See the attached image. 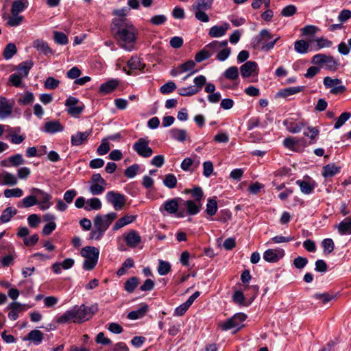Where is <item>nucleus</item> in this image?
<instances>
[{
    "label": "nucleus",
    "mask_w": 351,
    "mask_h": 351,
    "mask_svg": "<svg viewBox=\"0 0 351 351\" xmlns=\"http://www.w3.org/2000/svg\"><path fill=\"white\" fill-rule=\"evenodd\" d=\"M32 46L37 51H40V53H43L46 56L49 54H53V51L49 47L47 43L42 39H37L34 40L32 43Z\"/></svg>",
    "instance_id": "30"
},
{
    "label": "nucleus",
    "mask_w": 351,
    "mask_h": 351,
    "mask_svg": "<svg viewBox=\"0 0 351 351\" xmlns=\"http://www.w3.org/2000/svg\"><path fill=\"white\" fill-rule=\"evenodd\" d=\"M339 168L335 165H327L324 167L322 175L325 178L332 177L339 173Z\"/></svg>",
    "instance_id": "52"
},
{
    "label": "nucleus",
    "mask_w": 351,
    "mask_h": 351,
    "mask_svg": "<svg viewBox=\"0 0 351 351\" xmlns=\"http://www.w3.org/2000/svg\"><path fill=\"white\" fill-rule=\"evenodd\" d=\"M80 254L85 258L83 269L86 271L93 270L98 263L99 249L93 246H86L81 250Z\"/></svg>",
    "instance_id": "6"
},
{
    "label": "nucleus",
    "mask_w": 351,
    "mask_h": 351,
    "mask_svg": "<svg viewBox=\"0 0 351 351\" xmlns=\"http://www.w3.org/2000/svg\"><path fill=\"white\" fill-rule=\"evenodd\" d=\"M117 217L116 213L112 212L106 215H97L94 219V226L99 228L104 232L108 228L112 222Z\"/></svg>",
    "instance_id": "12"
},
{
    "label": "nucleus",
    "mask_w": 351,
    "mask_h": 351,
    "mask_svg": "<svg viewBox=\"0 0 351 351\" xmlns=\"http://www.w3.org/2000/svg\"><path fill=\"white\" fill-rule=\"evenodd\" d=\"M214 0H195L191 7L195 19L203 23H208L210 21L209 16L206 11L212 8Z\"/></svg>",
    "instance_id": "4"
},
{
    "label": "nucleus",
    "mask_w": 351,
    "mask_h": 351,
    "mask_svg": "<svg viewBox=\"0 0 351 351\" xmlns=\"http://www.w3.org/2000/svg\"><path fill=\"white\" fill-rule=\"evenodd\" d=\"M16 53V45L13 43H9L6 45L3 51V57L5 60H10Z\"/></svg>",
    "instance_id": "57"
},
{
    "label": "nucleus",
    "mask_w": 351,
    "mask_h": 351,
    "mask_svg": "<svg viewBox=\"0 0 351 351\" xmlns=\"http://www.w3.org/2000/svg\"><path fill=\"white\" fill-rule=\"evenodd\" d=\"M8 250L9 252V254L1 259L2 266L8 267L12 263L14 259L16 258L14 249L12 245H0V250Z\"/></svg>",
    "instance_id": "28"
},
{
    "label": "nucleus",
    "mask_w": 351,
    "mask_h": 351,
    "mask_svg": "<svg viewBox=\"0 0 351 351\" xmlns=\"http://www.w3.org/2000/svg\"><path fill=\"white\" fill-rule=\"evenodd\" d=\"M284 147L293 152H299L306 146V140L304 138L287 137L284 139Z\"/></svg>",
    "instance_id": "15"
},
{
    "label": "nucleus",
    "mask_w": 351,
    "mask_h": 351,
    "mask_svg": "<svg viewBox=\"0 0 351 351\" xmlns=\"http://www.w3.org/2000/svg\"><path fill=\"white\" fill-rule=\"evenodd\" d=\"M194 85L187 87H182L178 89V93L181 96L189 97L199 93L203 86L206 84L205 91L207 93H215V86L213 83L206 84L205 76L200 75L195 77L193 80Z\"/></svg>",
    "instance_id": "3"
},
{
    "label": "nucleus",
    "mask_w": 351,
    "mask_h": 351,
    "mask_svg": "<svg viewBox=\"0 0 351 351\" xmlns=\"http://www.w3.org/2000/svg\"><path fill=\"white\" fill-rule=\"evenodd\" d=\"M350 117L351 114L350 112H343L335 122L334 125L335 129L340 128L350 118Z\"/></svg>",
    "instance_id": "63"
},
{
    "label": "nucleus",
    "mask_w": 351,
    "mask_h": 351,
    "mask_svg": "<svg viewBox=\"0 0 351 351\" xmlns=\"http://www.w3.org/2000/svg\"><path fill=\"white\" fill-rule=\"evenodd\" d=\"M102 206L101 200L97 197H92L86 200V204L84 209L86 211L98 210Z\"/></svg>",
    "instance_id": "39"
},
{
    "label": "nucleus",
    "mask_w": 351,
    "mask_h": 351,
    "mask_svg": "<svg viewBox=\"0 0 351 351\" xmlns=\"http://www.w3.org/2000/svg\"><path fill=\"white\" fill-rule=\"evenodd\" d=\"M195 66V63L193 60H187L186 62H184L183 64H180L179 66L176 68V69L174 71H172L173 75H176L178 74H181L185 72L191 71V73L184 77V80H185L188 77H189L191 74H193L195 73V71H194V68Z\"/></svg>",
    "instance_id": "24"
},
{
    "label": "nucleus",
    "mask_w": 351,
    "mask_h": 351,
    "mask_svg": "<svg viewBox=\"0 0 351 351\" xmlns=\"http://www.w3.org/2000/svg\"><path fill=\"white\" fill-rule=\"evenodd\" d=\"M43 339V334L39 330H31L25 340L33 341L36 345L40 344Z\"/></svg>",
    "instance_id": "41"
},
{
    "label": "nucleus",
    "mask_w": 351,
    "mask_h": 351,
    "mask_svg": "<svg viewBox=\"0 0 351 351\" xmlns=\"http://www.w3.org/2000/svg\"><path fill=\"white\" fill-rule=\"evenodd\" d=\"M177 182L176 177L172 173L165 175L163 180L164 185L169 189H174L177 186Z\"/></svg>",
    "instance_id": "50"
},
{
    "label": "nucleus",
    "mask_w": 351,
    "mask_h": 351,
    "mask_svg": "<svg viewBox=\"0 0 351 351\" xmlns=\"http://www.w3.org/2000/svg\"><path fill=\"white\" fill-rule=\"evenodd\" d=\"M37 203L38 201L36 199L35 195L31 193L29 195H27L22 199V204L24 208H29L34 206L37 205Z\"/></svg>",
    "instance_id": "58"
},
{
    "label": "nucleus",
    "mask_w": 351,
    "mask_h": 351,
    "mask_svg": "<svg viewBox=\"0 0 351 351\" xmlns=\"http://www.w3.org/2000/svg\"><path fill=\"white\" fill-rule=\"evenodd\" d=\"M246 318L247 316L244 313H237L227 321L220 322L219 326L223 330H228L234 328L239 330L243 326V322Z\"/></svg>",
    "instance_id": "10"
},
{
    "label": "nucleus",
    "mask_w": 351,
    "mask_h": 351,
    "mask_svg": "<svg viewBox=\"0 0 351 351\" xmlns=\"http://www.w3.org/2000/svg\"><path fill=\"white\" fill-rule=\"evenodd\" d=\"M4 196L7 198L21 197L23 195V190L20 188L7 189L3 191Z\"/></svg>",
    "instance_id": "53"
},
{
    "label": "nucleus",
    "mask_w": 351,
    "mask_h": 351,
    "mask_svg": "<svg viewBox=\"0 0 351 351\" xmlns=\"http://www.w3.org/2000/svg\"><path fill=\"white\" fill-rule=\"evenodd\" d=\"M29 192L35 195L36 199L38 201L37 205L40 210H46L52 206V196L51 194L36 187L32 188Z\"/></svg>",
    "instance_id": "7"
},
{
    "label": "nucleus",
    "mask_w": 351,
    "mask_h": 351,
    "mask_svg": "<svg viewBox=\"0 0 351 351\" xmlns=\"http://www.w3.org/2000/svg\"><path fill=\"white\" fill-rule=\"evenodd\" d=\"M31 307L32 306L27 304H22L18 302H12L8 306V308L10 309V311L8 314V318L10 320L15 321L18 319L20 313H23Z\"/></svg>",
    "instance_id": "17"
},
{
    "label": "nucleus",
    "mask_w": 351,
    "mask_h": 351,
    "mask_svg": "<svg viewBox=\"0 0 351 351\" xmlns=\"http://www.w3.org/2000/svg\"><path fill=\"white\" fill-rule=\"evenodd\" d=\"M241 76L248 77L250 76H257L258 73V64L254 61H247L240 67Z\"/></svg>",
    "instance_id": "20"
},
{
    "label": "nucleus",
    "mask_w": 351,
    "mask_h": 351,
    "mask_svg": "<svg viewBox=\"0 0 351 351\" xmlns=\"http://www.w3.org/2000/svg\"><path fill=\"white\" fill-rule=\"evenodd\" d=\"M118 84L119 82L117 80H110L107 82L101 84L99 91L104 94L110 93L117 87Z\"/></svg>",
    "instance_id": "38"
},
{
    "label": "nucleus",
    "mask_w": 351,
    "mask_h": 351,
    "mask_svg": "<svg viewBox=\"0 0 351 351\" xmlns=\"http://www.w3.org/2000/svg\"><path fill=\"white\" fill-rule=\"evenodd\" d=\"M92 134V130L85 132H77L71 137V143L73 146H80L85 143Z\"/></svg>",
    "instance_id": "25"
},
{
    "label": "nucleus",
    "mask_w": 351,
    "mask_h": 351,
    "mask_svg": "<svg viewBox=\"0 0 351 351\" xmlns=\"http://www.w3.org/2000/svg\"><path fill=\"white\" fill-rule=\"evenodd\" d=\"M176 89V84L173 82L170 81L160 86V91L163 95H167L173 92Z\"/></svg>",
    "instance_id": "61"
},
{
    "label": "nucleus",
    "mask_w": 351,
    "mask_h": 351,
    "mask_svg": "<svg viewBox=\"0 0 351 351\" xmlns=\"http://www.w3.org/2000/svg\"><path fill=\"white\" fill-rule=\"evenodd\" d=\"M184 206L186 209L187 214L195 215L199 212L202 202L195 200H186L184 202Z\"/></svg>",
    "instance_id": "31"
},
{
    "label": "nucleus",
    "mask_w": 351,
    "mask_h": 351,
    "mask_svg": "<svg viewBox=\"0 0 351 351\" xmlns=\"http://www.w3.org/2000/svg\"><path fill=\"white\" fill-rule=\"evenodd\" d=\"M65 106L68 114L73 117H77L84 108V105L80 103L78 99L72 96L66 99Z\"/></svg>",
    "instance_id": "14"
},
{
    "label": "nucleus",
    "mask_w": 351,
    "mask_h": 351,
    "mask_svg": "<svg viewBox=\"0 0 351 351\" xmlns=\"http://www.w3.org/2000/svg\"><path fill=\"white\" fill-rule=\"evenodd\" d=\"M53 39L57 44L62 45H66L69 42L66 35L63 32L58 31L53 32Z\"/></svg>",
    "instance_id": "55"
},
{
    "label": "nucleus",
    "mask_w": 351,
    "mask_h": 351,
    "mask_svg": "<svg viewBox=\"0 0 351 351\" xmlns=\"http://www.w3.org/2000/svg\"><path fill=\"white\" fill-rule=\"evenodd\" d=\"M16 213L17 210L15 208L7 207L3 210L0 217L1 224L9 222Z\"/></svg>",
    "instance_id": "37"
},
{
    "label": "nucleus",
    "mask_w": 351,
    "mask_h": 351,
    "mask_svg": "<svg viewBox=\"0 0 351 351\" xmlns=\"http://www.w3.org/2000/svg\"><path fill=\"white\" fill-rule=\"evenodd\" d=\"M169 136L171 139L179 142H184L187 139V132L185 130L172 128L169 130Z\"/></svg>",
    "instance_id": "34"
},
{
    "label": "nucleus",
    "mask_w": 351,
    "mask_h": 351,
    "mask_svg": "<svg viewBox=\"0 0 351 351\" xmlns=\"http://www.w3.org/2000/svg\"><path fill=\"white\" fill-rule=\"evenodd\" d=\"M34 100V96L31 92H25L24 94L19 95L18 102L22 105H28L32 104Z\"/></svg>",
    "instance_id": "48"
},
{
    "label": "nucleus",
    "mask_w": 351,
    "mask_h": 351,
    "mask_svg": "<svg viewBox=\"0 0 351 351\" xmlns=\"http://www.w3.org/2000/svg\"><path fill=\"white\" fill-rule=\"evenodd\" d=\"M139 284L138 278L134 276L129 278L124 285L125 290L128 293H132Z\"/></svg>",
    "instance_id": "47"
},
{
    "label": "nucleus",
    "mask_w": 351,
    "mask_h": 351,
    "mask_svg": "<svg viewBox=\"0 0 351 351\" xmlns=\"http://www.w3.org/2000/svg\"><path fill=\"white\" fill-rule=\"evenodd\" d=\"M60 81L53 77H49L46 79L44 86L46 89L53 90L58 87Z\"/></svg>",
    "instance_id": "62"
},
{
    "label": "nucleus",
    "mask_w": 351,
    "mask_h": 351,
    "mask_svg": "<svg viewBox=\"0 0 351 351\" xmlns=\"http://www.w3.org/2000/svg\"><path fill=\"white\" fill-rule=\"evenodd\" d=\"M64 129V127L60 123L59 121L53 120L47 121L42 128V131L48 134H54L62 132Z\"/></svg>",
    "instance_id": "26"
},
{
    "label": "nucleus",
    "mask_w": 351,
    "mask_h": 351,
    "mask_svg": "<svg viewBox=\"0 0 351 351\" xmlns=\"http://www.w3.org/2000/svg\"><path fill=\"white\" fill-rule=\"evenodd\" d=\"M107 184H97V183H90V187H89V192L93 195H99L102 194L106 189V186Z\"/></svg>",
    "instance_id": "51"
},
{
    "label": "nucleus",
    "mask_w": 351,
    "mask_h": 351,
    "mask_svg": "<svg viewBox=\"0 0 351 351\" xmlns=\"http://www.w3.org/2000/svg\"><path fill=\"white\" fill-rule=\"evenodd\" d=\"M93 314V308L84 304L75 305L58 317L56 322L58 324H66L70 322L82 323L90 319Z\"/></svg>",
    "instance_id": "2"
},
{
    "label": "nucleus",
    "mask_w": 351,
    "mask_h": 351,
    "mask_svg": "<svg viewBox=\"0 0 351 351\" xmlns=\"http://www.w3.org/2000/svg\"><path fill=\"white\" fill-rule=\"evenodd\" d=\"M324 84L326 88H330V93L334 95L342 93L346 90V87L341 84V80L338 78L326 77L324 78Z\"/></svg>",
    "instance_id": "18"
},
{
    "label": "nucleus",
    "mask_w": 351,
    "mask_h": 351,
    "mask_svg": "<svg viewBox=\"0 0 351 351\" xmlns=\"http://www.w3.org/2000/svg\"><path fill=\"white\" fill-rule=\"evenodd\" d=\"M145 64L141 59L135 56H132L127 63V66H124L123 70L128 75H135L139 71H142L145 68Z\"/></svg>",
    "instance_id": "13"
},
{
    "label": "nucleus",
    "mask_w": 351,
    "mask_h": 351,
    "mask_svg": "<svg viewBox=\"0 0 351 351\" xmlns=\"http://www.w3.org/2000/svg\"><path fill=\"white\" fill-rule=\"evenodd\" d=\"M226 45H228V41L226 40L222 41L215 40L206 45L204 49L206 51L209 52L210 57H211L220 49V46H226Z\"/></svg>",
    "instance_id": "36"
},
{
    "label": "nucleus",
    "mask_w": 351,
    "mask_h": 351,
    "mask_svg": "<svg viewBox=\"0 0 351 351\" xmlns=\"http://www.w3.org/2000/svg\"><path fill=\"white\" fill-rule=\"evenodd\" d=\"M14 106V100H8L4 97H0V119L8 117L12 112Z\"/></svg>",
    "instance_id": "21"
},
{
    "label": "nucleus",
    "mask_w": 351,
    "mask_h": 351,
    "mask_svg": "<svg viewBox=\"0 0 351 351\" xmlns=\"http://www.w3.org/2000/svg\"><path fill=\"white\" fill-rule=\"evenodd\" d=\"M32 66L33 62L32 60L22 62L18 65L17 72L16 73L19 75L23 79L26 78Z\"/></svg>",
    "instance_id": "33"
},
{
    "label": "nucleus",
    "mask_w": 351,
    "mask_h": 351,
    "mask_svg": "<svg viewBox=\"0 0 351 351\" xmlns=\"http://www.w3.org/2000/svg\"><path fill=\"white\" fill-rule=\"evenodd\" d=\"M311 62L319 65V67H324L329 70H335L337 68V62L330 56L323 53H318L313 56Z\"/></svg>",
    "instance_id": "8"
},
{
    "label": "nucleus",
    "mask_w": 351,
    "mask_h": 351,
    "mask_svg": "<svg viewBox=\"0 0 351 351\" xmlns=\"http://www.w3.org/2000/svg\"><path fill=\"white\" fill-rule=\"evenodd\" d=\"M279 38V36L273 38L272 34L267 29H262L254 39L252 45L254 48L261 47V50L268 51L274 48Z\"/></svg>",
    "instance_id": "5"
},
{
    "label": "nucleus",
    "mask_w": 351,
    "mask_h": 351,
    "mask_svg": "<svg viewBox=\"0 0 351 351\" xmlns=\"http://www.w3.org/2000/svg\"><path fill=\"white\" fill-rule=\"evenodd\" d=\"M230 29V25L227 22H224L221 25H215L209 29L208 36L210 38H221L225 36Z\"/></svg>",
    "instance_id": "22"
},
{
    "label": "nucleus",
    "mask_w": 351,
    "mask_h": 351,
    "mask_svg": "<svg viewBox=\"0 0 351 351\" xmlns=\"http://www.w3.org/2000/svg\"><path fill=\"white\" fill-rule=\"evenodd\" d=\"M283 125L286 129L291 133L297 134L301 132L305 124L303 121L295 122L291 119L284 120Z\"/></svg>",
    "instance_id": "27"
},
{
    "label": "nucleus",
    "mask_w": 351,
    "mask_h": 351,
    "mask_svg": "<svg viewBox=\"0 0 351 351\" xmlns=\"http://www.w3.org/2000/svg\"><path fill=\"white\" fill-rule=\"evenodd\" d=\"M316 48L315 50H319L323 48H329L332 45V42L325 37H320L315 39Z\"/></svg>",
    "instance_id": "54"
},
{
    "label": "nucleus",
    "mask_w": 351,
    "mask_h": 351,
    "mask_svg": "<svg viewBox=\"0 0 351 351\" xmlns=\"http://www.w3.org/2000/svg\"><path fill=\"white\" fill-rule=\"evenodd\" d=\"M296 184L300 186L301 191L304 194H310L313 191L315 186L304 180H297Z\"/></svg>",
    "instance_id": "49"
},
{
    "label": "nucleus",
    "mask_w": 351,
    "mask_h": 351,
    "mask_svg": "<svg viewBox=\"0 0 351 351\" xmlns=\"http://www.w3.org/2000/svg\"><path fill=\"white\" fill-rule=\"evenodd\" d=\"M294 49L298 53L305 54L308 51L309 44L304 40H297L294 43Z\"/></svg>",
    "instance_id": "43"
},
{
    "label": "nucleus",
    "mask_w": 351,
    "mask_h": 351,
    "mask_svg": "<svg viewBox=\"0 0 351 351\" xmlns=\"http://www.w3.org/2000/svg\"><path fill=\"white\" fill-rule=\"evenodd\" d=\"M284 256L285 251L282 249H268L263 253V259L268 263H277Z\"/></svg>",
    "instance_id": "19"
},
{
    "label": "nucleus",
    "mask_w": 351,
    "mask_h": 351,
    "mask_svg": "<svg viewBox=\"0 0 351 351\" xmlns=\"http://www.w3.org/2000/svg\"><path fill=\"white\" fill-rule=\"evenodd\" d=\"M304 90V86H293L289 87L284 89L280 90L278 92V95L280 97H286L290 95L298 94Z\"/></svg>",
    "instance_id": "40"
},
{
    "label": "nucleus",
    "mask_w": 351,
    "mask_h": 351,
    "mask_svg": "<svg viewBox=\"0 0 351 351\" xmlns=\"http://www.w3.org/2000/svg\"><path fill=\"white\" fill-rule=\"evenodd\" d=\"M148 311V306L143 304L138 308L130 312L127 317L131 320H136L143 318Z\"/></svg>",
    "instance_id": "32"
},
{
    "label": "nucleus",
    "mask_w": 351,
    "mask_h": 351,
    "mask_svg": "<svg viewBox=\"0 0 351 351\" xmlns=\"http://www.w3.org/2000/svg\"><path fill=\"white\" fill-rule=\"evenodd\" d=\"M112 29L119 45L127 51H132L138 33L133 23L126 18L114 19Z\"/></svg>",
    "instance_id": "1"
},
{
    "label": "nucleus",
    "mask_w": 351,
    "mask_h": 351,
    "mask_svg": "<svg viewBox=\"0 0 351 351\" xmlns=\"http://www.w3.org/2000/svg\"><path fill=\"white\" fill-rule=\"evenodd\" d=\"M182 200L180 198H173L165 201L160 208V210H165L170 215L176 214L178 217H183L186 213L184 210H178V201Z\"/></svg>",
    "instance_id": "11"
},
{
    "label": "nucleus",
    "mask_w": 351,
    "mask_h": 351,
    "mask_svg": "<svg viewBox=\"0 0 351 351\" xmlns=\"http://www.w3.org/2000/svg\"><path fill=\"white\" fill-rule=\"evenodd\" d=\"M123 237L127 245L132 248L136 247L141 242V237L134 230L125 232Z\"/></svg>",
    "instance_id": "23"
},
{
    "label": "nucleus",
    "mask_w": 351,
    "mask_h": 351,
    "mask_svg": "<svg viewBox=\"0 0 351 351\" xmlns=\"http://www.w3.org/2000/svg\"><path fill=\"white\" fill-rule=\"evenodd\" d=\"M23 20V16L19 14H12L11 16L8 17L7 24L11 27L18 26Z\"/></svg>",
    "instance_id": "64"
},
{
    "label": "nucleus",
    "mask_w": 351,
    "mask_h": 351,
    "mask_svg": "<svg viewBox=\"0 0 351 351\" xmlns=\"http://www.w3.org/2000/svg\"><path fill=\"white\" fill-rule=\"evenodd\" d=\"M231 53V49L226 46H220V49L217 51V59L219 61H225L230 56Z\"/></svg>",
    "instance_id": "45"
},
{
    "label": "nucleus",
    "mask_w": 351,
    "mask_h": 351,
    "mask_svg": "<svg viewBox=\"0 0 351 351\" xmlns=\"http://www.w3.org/2000/svg\"><path fill=\"white\" fill-rule=\"evenodd\" d=\"M336 227L340 235L351 234V217L345 218Z\"/></svg>",
    "instance_id": "29"
},
{
    "label": "nucleus",
    "mask_w": 351,
    "mask_h": 351,
    "mask_svg": "<svg viewBox=\"0 0 351 351\" xmlns=\"http://www.w3.org/2000/svg\"><path fill=\"white\" fill-rule=\"evenodd\" d=\"M106 197L108 202L111 204L116 210H121L126 201L124 195L114 191H108Z\"/></svg>",
    "instance_id": "16"
},
{
    "label": "nucleus",
    "mask_w": 351,
    "mask_h": 351,
    "mask_svg": "<svg viewBox=\"0 0 351 351\" xmlns=\"http://www.w3.org/2000/svg\"><path fill=\"white\" fill-rule=\"evenodd\" d=\"M322 246L324 249V253L328 254L331 253L335 248L334 242L332 239H325L322 242Z\"/></svg>",
    "instance_id": "60"
},
{
    "label": "nucleus",
    "mask_w": 351,
    "mask_h": 351,
    "mask_svg": "<svg viewBox=\"0 0 351 351\" xmlns=\"http://www.w3.org/2000/svg\"><path fill=\"white\" fill-rule=\"evenodd\" d=\"M226 78L231 80H234L239 77V69L237 66H232L229 67L224 72Z\"/></svg>",
    "instance_id": "59"
},
{
    "label": "nucleus",
    "mask_w": 351,
    "mask_h": 351,
    "mask_svg": "<svg viewBox=\"0 0 351 351\" xmlns=\"http://www.w3.org/2000/svg\"><path fill=\"white\" fill-rule=\"evenodd\" d=\"M217 202L215 197L209 198L206 204V213L210 216H213L217 211Z\"/></svg>",
    "instance_id": "46"
},
{
    "label": "nucleus",
    "mask_w": 351,
    "mask_h": 351,
    "mask_svg": "<svg viewBox=\"0 0 351 351\" xmlns=\"http://www.w3.org/2000/svg\"><path fill=\"white\" fill-rule=\"evenodd\" d=\"M27 4V0H16L12 3L11 13L12 14H19V13L23 12L26 8Z\"/></svg>",
    "instance_id": "42"
},
{
    "label": "nucleus",
    "mask_w": 351,
    "mask_h": 351,
    "mask_svg": "<svg viewBox=\"0 0 351 351\" xmlns=\"http://www.w3.org/2000/svg\"><path fill=\"white\" fill-rule=\"evenodd\" d=\"M136 219L135 215H125L118 219L112 227L114 231H117L121 228L132 223Z\"/></svg>",
    "instance_id": "35"
},
{
    "label": "nucleus",
    "mask_w": 351,
    "mask_h": 351,
    "mask_svg": "<svg viewBox=\"0 0 351 351\" xmlns=\"http://www.w3.org/2000/svg\"><path fill=\"white\" fill-rule=\"evenodd\" d=\"M171 270V265L167 261L159 260L158 272L160 276L167 275Z\"/></svg>",
    "instance_id": "56"
},
{
    "label": "nucleus",
    "mask_w": 351,
    "mask_h": 351,
    "mask_svg": "<svg viewBox=\"0 0 351 351\" xmlns=\"http://www.w3.org/2000/svg\"><path fill=\"white\" fill-rule=\"evenodd\" d=\"M2 184L3 185H16L18 182L17 178L12 173L4 171L1 175Z\"/></svg>",
    "instance_id": "44"
},
{
    "label": "nucleus",
    "mask_w": 351,
    "mask_h": 351,
    "mask_svg": "<svg viewBox=\"0 0 351 351\" xmlns=\"http://www.w3.org/2000/svg\"><path fill=\"white\" fill-rule=\"evenodd\" d=\"M148 137L138 138L132 146L134 152L141 157L149 158L153 154V149L149 146Z\"/></svg>",
    "instance_id": "9"
}]
</instances>
